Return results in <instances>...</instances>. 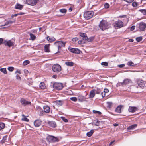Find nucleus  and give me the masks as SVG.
I'll return each mask as SVG.
<instances>
[{"label": "nucleus", "mask_w": 146, "mask_h": 146, "mask_svg": "<svg viewBox=\"0 0 146 146\" xmlns=\"http://www.w3.org/2000/svg\"><path fill=\"white\" fill-rule=\"evenodd\" d=\"M66 42H64L62 41H56L55 42V49L57 50V52L55 51V55L60 53L61 48L65 46ZM56 55H55V56Z\"/></svg>", "instance_id": "1"}, {"label": "nucleus", "mask_w": 146, "mask_h": 146, "mask_svg": "<svg viewBox=\"0 0 146 146\" xmlns=\"http://www.w3.org/2000/svg\"><path fill=\"white\" fill-rule=\"evenodd\" d=\"M108 24L107 22L104 20H102L100 22L99 27L102 30L107 29L108 27Z\"/></svg>", "instance_id": "2"}, {"label": "nucleus", "mask_w": 146, "mask_h": 146, "mask_svg": "<svg viewBox=\"0 0 146 146\" xmlns=\"http://www.w3.org/2000/svg\"><path fill=\"white\" fill-rule=\"evenodd\" d=\"M94 12L92 11H89L85 12L84 14V17L87 19L91 18L93 16Z\"/></svg>", "instance_id": "3"}, {"label": "nucleus", "mask_w": 146, "mask_h": 146, "mask_svg": "<svg viewBox=\"0 0 146 146\" xmlns=\"http://www.w3.org/2000/svg\"><path fill=\"white\" fill-rule=\"evenodd\" d=\"M113 25L115 27L120 28L123 27V23L121 21L119 20L114 22L113 23Z\"/></svg>", "instance_id": "4"}, {"label": "nucleus", "mask_w": 146, "mask_h": 146, "mask_svg": "<svg viewBox=\"0 0 146 146\" xmlns=\"http://www.w3.org/2000/svg\"><path fill=\"white\" fill-rule=\"evenodd\" d=\"M39 0H26V3L27 4L31 6L35 5Z\"/></svg>", "instance_id": "5"}, {"label": "nucleus", "mask_w": 146, "mask_h": 146, "mask_svg": "<svg viewBox=\"0 0 146 146\" xmlns=\"http://www.w3.org/2000/svg\"><path fill=\"white\" fill-rule=\"evenodd\" d=\"M3 44L5 46H8L9 47L13 46L14 45L13 42L11 40L8 41L4 40Z\"/></svg>", "instance_id": "6"}, {"label": "nucleus", "mask_w": 146, "mask_h": 146, "mask_svg": "<svg viewBox=\"0 0 146 146\" xmlns=\"http://www.w3.org/2000/svg\"><path fill=\"white\" fill-rule=\"evenodd\" d=\"M20 102L21 104L24 106L30 105L31 104V103L30 102L27 101L25 99L23 98L21 99Z\"/></svg>", "instance_id": "7"}, {"label": "nucleus", "mask_w": 146, "mask_h": 146, "mask_svg": "<svg viewBox=\"0 0 146 146\" xmlns=\"http://www.w3.org/2000/svg\"><path fill=\"white\" fill-rule=\"evenodd\" d=\"M63 87L62 83L55 82V89L59 90L62 89Z\"/></svg>", "instance_id": "8"}, {"label": "nucleus", "mask_w": 146, "mask_h": 146, "mask_svg": "<svg viewBox=\"0 0 146 146\" xmlns=\"http://www.w3.org/2000/svg\"><path fill=\"white\" fill-rule=\"evenodd\" d=\"M139 27L141 31H144L146 28V24L143 22L139 23Z\"/></svg>", "instance_id": "9"}, {"label": "nucleus", "mask_w": 146, "mask_h": 146, "mask_svg": "<svg viewBox=\"0 0 146 146\" xmlns=\"http://www.w3.org/2000/svg\"><path fill=\"white\" fill-rule=\"evenodd\" d=\"M138 86L141 88H143L146 87V83L143 80L139 81L138 82Z\"/></svg>", "instance_id": "10"}, {"label": "nucleus", "mask_w": 146, "mask_h": 146, "mask_svg": "<svg viewBox=\"0 0 146 146\" xmlns=\"http://www.w3.org/2000/svg\"><path fill=\"white\" fill-rule=\"evenodd\" d=\"M55 137L53 136L48 135L46 137L48 141L50 142H53L55 141L54 139Z\"/></svg>", "instance_id": "11"}, {"label": "nucleus", "mask_w": 146, "mask_h": 146, "mask_svg": "<svg viewBox=\"0 0 146 146\" xmlns=\"http://www.w3.org/2000/svg\"><path fill=\"white\" fill-rule=\"evenodd\" d=\"M137 110L136 107L134 106H129L128 110L129 112L134 113Z\"/></svg>", "instance_id": "12"}, {"label": "nucleus", "mask_w": 146, "mask_h": 146, "mask_svg": "<svg viewBox=\"0 0 146 146\" xmlns=\"http://www.w3.org/2000/svg\"><path fill=\"white\" fill-rule=\"evenodd\" d=\"M70 51L72 53L77 54L80 53V51L78 48H72L70 49Z\"/></svg>", "instance_id": "13"}, {"label": "nucleus", "mask_w": 146, "mask_h": 146, "mask_svg": "<svg viewBox=\"0 0 146 146\" xmlns=\"http://www.w3.org/2000/svg\"><path fill=\"white\" fill-rule=\"evenodd\" d=\"M41 121L39 120H36L35 121L34 124L35 127H38L40 125Z\"/></svg>", "instance_id": "14"}, {"label": "nucleus", "mask_w": 146, "mask_h": 146, "mask_svg": "<svg viewBox=\"0 0 146 146\" xmlns=\"http://www.w3.org/2000/svg\"><path fill=\"white\" fill-rule=\"evenodd\" d=\"M79 35L82 38L83 40H86L88 39V37L86 33H80Z\"/></svg>", "instance_id": "15"}, {"label": "nucleus", "mask_w": 146, "mask_h": 146, "mask_svg": "<svg viewBox=\"0 0 146 146\" xmlns=\"http://www.w3.org/2000/svg\"><path fill=\"white\" fill-rule=\"evenodd\" d=\"M61 70V66L58 64H55V72H59Z\"/></svg>", "instance_id": "16"}, {"label": "nucleus", "mask_w": 146, "mask_h": 146, "mask_svg": "<svg viewBox=\"0 0 146 146\" xmlns=\"http://www.w3.org/2000/svg\"><path fill=\"white\" fill-rule=\"evenodd\" d=\"M95 90H92L90 92L89 95V97L90 98H93L94 97L95 95Z\"/></svg>", "instance_id": "17"}, {"label": "nucleus", "mask_w": 146, "mask_h": 146, "mask_svg": "<svg viewBox=\"0 0 146 146\" xmlns=\"http://www.w3.org/2000/svg\"><path fill=\"white\" fill-rule=\"evenodd\" d=\"M43 109L44 112L45 113H48L50 112V107L47 106H44L43 107Z\"/></svg>", "instance_id": "18"}, {"label": "nucleus", "mask_w": 146, "mask_h": 146, "mask_svg": "<svg viewBox=\"0 0 146 146\" xmlns=\"http://www.w3.org/2000/svg\"><path fill=\"white\" fill-rule=\"evenodd\" d=\"M15 8L16 9L21 10L23 8V5L19 4L17 3L15 5Z\"/></svg>", "instance_id": "19"}, {"label": "nucleus", "mask_w": 146, "mask_h": 146, "mask_svg": "<svg viewBox=\"0 0 146 146\" xmlns=\"http://www.w3.org/2000/svg\"><path fill=\"white\" fill-rule=\"evenodd\" d=\"M137 64H134L132 61H130L127 63V65L135 67L136 66Z\"/></svg>", "instance_id": "20"}, {"label": "nucleus", "mask_w": 146, "mask_h": 146, "mask_svg": "<svg viewBox=\"0 0 146 146\" xmlns=\"http://www.w3.org/2000/svg\"><path fill=\"white\" fill-rule=\"evenodd\" d=\"M122 106L119 105L118 106L116 109L115 111L116 112L120 113H121V110Z\"/></svg>", "instance_id": "21"}, {"label": "nucleus", "mask_w": 146, "mask_h": 146, "mask_svg": "<svg viewBox=\"0 0 146 146\" xmlns=\"http://www.w3.org/2000/svg\"><path fill=\"white\" fill-rule=\"evenodd\" d=\"M55 103L56 105L58 106H60L62 105L63 101L61 100H56L55 101Z\"/></svg>", "instance_id": "22"}, {"label": "nucleus", "mask_w": 146, "mask_h": 146, "mask_svg": "<svg viewBox=\"0 0 146 146\" xmlns=\"http://www.w3.org/2000/svg\"><path fill=\"white\" fill-rule=\"evenodd\" d=\"M50 44H46L44 46V51L45 52H50L49 48L50 46Z\"/></svg>", "instance_id": "23"}, {"label": "nucleus", "mask_w": 146, "mask_h": 146, "mask_svg": "<svg viewBox=\"0 0 146 146\" xmlns=\"http://www.w3.org/2000/svg\"><path fill=\"white\" fill-rule=\"evenodd\" d=\"M137 126V124H135L131 126H129L128 128L127 129L128 130H133Z\"/></svg>", "instance_id": "24"}, {"label": "nucleus", "mask_w": 146, "mask_h": 146, "mask_svg": "<svg viewBox=\"0 0 146 146\" xmlns=\"http://www.w3.org/2000/svg\"><path fill=\"white\" fill-rule=\"evenodd\" d=\"M78 100L79 101L82 102L85 99H86L85 97L81 96V95H79L78 96Z\"/></svg>", "instance_id": "25"}, {"label": "nucleus", "mask_w": 146, "mask_h": 146, "mask_svg": "<svg viewBox=\"0 0 146 146\" xmlns=\"http://www.w3.org/2000/svg\"><path fill=\"white\" fill-rule=\"evenodd\" d=\"M131 80H130L129 79H127L125 80H124V81L123 82L121 83V84H122L123 85H125L127 84H129L130 83V82H131Z\"/></svg>", "instance_id": "26"}, {"label": "nucleus", "mask_w": 146, "mask_h": 146, "mask_svg": "<svg viewBox=\"0 0 146 146\" xmlns=\"http://www.w3.org/2000/svg\"><path fill=\"white\" fill-rule=\"evenodd\" d=\"M94 132V131L93 130H91L89 132L87 133L86 135L89 137H90L92 136Z\"/></svg>", "instance_id": "27"}, {"label": "nucleus", "mask_w": 146, "mask_h": 146, "mask_svg": "<svg viewBox=\"0 0 146 146\" xmlns=\"http://www.w3.org/2000/svg\"><path fill=\"white\" fill-rule=\"evenodd\" d=\"M40 88L42 89H44L46 87V86L44 82H41L39 85Z\"/></svg>", "instance_id": "28"}, {"label": "nucleus", "mask_w": 146, "mask_h": 146, "mask_svg": "<svg viewBox=\"0 0 146 146\" xmlns=\"http://www.w3.org/2000/svg\"><path fill=\"white\" fill-rule=\"evenodd\" d=\"M65 64L67 66H72L74 65V63L72 62H66Z\"/></svg>", "instance_id": "29"}, {"label": "nucleus", "mask_w": 146, "mask_h": 146, "mask_svg": "<svg viewBox=\"0 0 146 146\" xmlns=\"http://www.w3.org/2000/svg\"><path fill=\"white\" fill-rule=\"evenodd\" d=\"M49 125L52 127H55V123L54 121L49 122L48 123Z\"/></svg>", "instance_id": "30"}, {"label": "nucleus", "mask_w": 146, "mask_h": 146, "mask_svg": "<svg viewBox=\"0 0 146 146\" xmlns=\"http://www.w3.org/2000/svg\"><path fill=\"white\" fill-rule=\"evenodd\" d=\"M55 82H51L50 84V87L52 89H53L52 90H53L55 89Z\"/></svg>", "instance_id": "31"}, {"label": "nucleus", "mask_w": 146, "mask_h": 146, "mask_svg": "<svg viewBox=\"0 0 146 146\" xmlns=\"http://www.w3.org/2000/svg\"><path fill=\"white\" fill-rule=\"evenodd\" d=\"M30 36L31 39L32 40H34L36 38V37L33 34L31 33Z\"/></svg>", "instance_id": "32"}, {"label": "nucleus", "mask_w": 146, "mask_h": 146, "mask_svg": "<svg viewBox=\"0 0 146 146\" xmlns=\"http://www.w3.org/2000/svg\"><path fill=\"white\" fill-rule=\"evenodd\" d=\"M0 71L4 74H7V72L5 68H1L0 69Z\"/></svg>", "instance_id": "33"}, {"label": "nucleus", "mask_w": 146, "mask_h": 146, "mask_svg": "<svg viewBox=\"0 0 146 146\" xmlns=\"http://www.w3.org/2000/svg\"><path fill=\"white\" fill-rule=\"evenodd\" d=\"M5 124L3 122H0V130H2L5 127Z\"/></svg>", "instance_id": "34"}, {"label": "nucleus", "mask_w": 146, "mask_h": 146, "mask_svg": "<svg viewBox=\"0 0 146 146\" xmlns=\"http://www.w3.org/2000/svg\"><path fill=\"white\" fill-rule=\"evenodd\" d=\"M47 40L50 42H52L55 40V38H50L49 36L47 38Z\"/></svg>", "instance_id": "35"}, {"label": "nucleus", "mask_w": 146, "mask_h": 146, "mask_svg": "<svg viewBox=\"0 0 146 146\" xmlns=\"http://www.w3.org/2000/svg\"><path fill=\"white\" fill-rule=\"evenodd\" d=\"M141 12L143 15H146V10L145 9H140L139 11Z\"/></svg>", "instance_id": "36"}, {"label": "nucleus", "mask_w": 146, "mask_h": 146, "mask_svg": "<svg viewBox=\"0 0 146 146\" xmlns=\"http://www.w3.org/2000/svg\"><path fill=\"white\" fill-rule=\"evenodd\" d=\"M7 136H4L3 137L2 140H1V142L2 143H4L7 140Z\"/></svg>", "instance_id": "37"}, {"label": "nucleus", "mask_w": 146, "mask_h": 146, "mask_svg": "<svg viewBox=\"0 0 146 146\" xmlns=\"http://www.w3.org/2000/svg\"><path fill=\"white\" fill-rule=\"evenodd\" d=\"M30 63V62L28 60H26L24 61L23 63V64L24 65H26L29 64Z\"/></svg>", "instance_id": "38"}, {"label": "nucleus", "mask_w": 146, "mask_h": 146, "mask_svg": "<svg viewBox=\"0 0 146 146\" xmlns=\"http://www.w3.org/2000/svg\"><path fill=\"white\" fill-rule=\"evenodd\" d=\"M136 40L137 42H139L142 40V37H139L136 38Z\"/></svg>", "instance_id": "39"}, {"label": "nucleus", "mask_w": 146, "mask_h": 146, "mask_svg": "<svg viewBox=\"0 0 146 146\" xmlns=\"http://www.w3.org/2000/svg\"><path fill=\"white\" fill-rule=\"evenodd\" d=\"M59 11L60 12L64 13H66L67 11V10L65 9H60L59 10Z\"/></svg>", "instance_id": "40"}, {"label": "nucleus", "mask_w": 146, "mask_h": 146, "mask_svg": "<svg viewBox=\"0 0 146 146\" xmlns=\"http://www.w3.org/2000/svg\"><path fill=\"white\" fill-rule=\"evenodd\" d=\"M93 112L95 114H97L98 115H100L101 114V113L100 112L97 111L93 110Z\"/></svg>", "instance_id": "41"}, {"label": "nucleus", "mask_w": 146, "mask_h": 146, "mask_svg": "<svg viewBox=\"0 0 146 146\" xmlns=\"http://www.w3.org/2000/svg\"><path fill=\"white\" fill-rule=\"evenodd\" d=\"M36 110L38 111H40L42 110V108L39 106H37L36 107Z\"/></svg>", "instance_id": "42"}, {"label": "nucleus", "mask_w": 146, "mask_h": 146, "mask_svg": "<svg viewBox=\"0 0 146 146\" xmlns=\"http://www.w3.org/2000/svg\"><path fill=\"white\" fill-rule=\"evenodd\" d=\"M138 3L136 2H134L132 3V6L134 7H136L138 5Z\"/></svg>", "instance_id": "43"}, {"label": "nucleus", "mask_w": 146, "mask_h": 146, "mask_svg": "<svg viewBox=\"0 0 146 146\" xmlns=\"http://www.w3.org/2000/svg\"><path fill=\"white\" fill-rule=\"evenodd\" d=\"M7 69L9 71L12 72L14 70V68L12 66L9 67Z\"/></svg>", "instance_id": "44"}, {"label": "nucleus", "mask_w": 146, "mask_h": 146, "mask_svg": "<svg viewBox=\"0 0 146 146\" xmlns=\"http://www.w3.org/2000/svg\"><path fill=\"white\" fill-rule=\"evenodd\" d=\"M70 99L74 102H76L77 101V99L76 97H72L70 98Z\"/></svg>", "instance_id": "45"}, {"label": "nucleus", "mask_w": 146, "mask_h": 146, "mask_svg": "<svg viewBox=\"0 0 146 146\" xmlns=\"http://www.w3.org/2000/svg\"><path fill=\"white\" fill-rule=\"evenodd\" d=\"M94 37H90L89 38H88V39L86 40L88 42H91L93 41V40L94 39Z\"/></svg>", "instance_id": "46"}, {"label": "nucleus", "mask_w": 146, "mask_h": 146, "mask_svg": "<svg viewBox=\"0 0 146 146\" xmlns=\"http://www.w3.org/2000/svg\"><path fill=\"white\" fill-rule=\"evenodd\" d=\"M22 121H24L26 122H28L29 121V119L26 117H24L21 119Z\"/></svg>", "instance_id": "47"}, {"label": "nucleus", "mask_w": 146, "mask_h": 146, "mask_svg": "<svg viewBox=\"0 0 146 146\" xmlns=\"http://www.w3.org/2000/svg\"><path fill=\"white\" fill-rule=\"evenodd\" d=\"M104 6L105 8H108L110 7V5L108 3H106L104 4Z\"/></svg>", "instance_id": "48"}, {"label": "nucleus", "mask_w": 146, "mask_h": 146, "mask_svg": "<svg viewBox=\"0 0 146 146\" xmlns=\"http://www.w3.org/2000/svg\"><path fill=\"white\" fill-rule=\"evenodd\" d=\"M61 118L64 122H67L68 121V120L66 119L65 117H61Z\"/></svg>", "instance_id": "49"}, {"label": "nucleus", "mask_w": 146, "mask_h": 146, "mask_svg": "<svg viewBox=\"0 0 146 146\" xmlns=\"http://www.w3.org/2000/svg\"><path fill=\"white\" fill-rule=\"evenodd\" d=\"M107 103L108 106V107L110 108L111 107L112 104V103L111 102H107Z\"/></svg>", "instance_id": "50"}, {"label": "nucleus", "mask_w": 146, "mask_h": 146, "mask_svg": "<svg viewBox=\"0 0 146 146\" xmlns=\"http://www.w3.org/2000/svg\"><path fill=\"white\" fill-rule=\"evenodd\" d=\"M101 64L102 65H104L105 66H107L108 65V64L107 62H103L101 63Z\"/></svg>", "instance_id": "51"}, {"label": "nucleus", "mask_w": 146, "mask_h": 146, "mask_svg": "<svg viewBox=\"0 0 146 146\" xmlns=\"http://www.w3.org/2000/svg\"><path fill=\"white\" fill-rule=\"evenodd\" d=\"M125 66V64H123L120 65H118L117 66L120 68H122L124 67Z\"/></svg>", "instance_id": "52"}, {"label": "nucleus", "mask_w": 146, "mask_h": 146, "mask_svg": "<svg viewBox=\"0 0 146 146\" xmlns=\"http://www.w3.org/2000/svg\"><path fill=\"white\" fill-rule=\"evenodd\" d=\"M16 79L18 80H20L21 79V78L20 76L18 74L16 75Z\"/></svg>", "instance_id": "53"}, {"label": "nucleus", "mask_w": 146, "mask_h": 146, "mask_svg": "<svg viewBox=\"0 0 146 146\" xmlns=\"http://www.w3.org/2000/svg\"><path fill=\"white\" fill-rule=\"evenodd\" d=\"M101 94L102 98H103L105 96L106 93L104 92H101Z\"/></svg>", "instance_id": "54"}, {"label": "nucleus", "mask_w": 146, "mask_h": 146, "mask_svg": "<svg viewBox=\"0 0 146 146\" xmlns=\"http://www.w3.org/2000/svg\"><path fill=\"white\" fill-rule=\"evenodd\" d=\"M40 112L39 115L40 116H42L43 115V113L44 112V111H43L42 110H41L40 111H39Z\"/></svg>", "instance_id": "55"}, {"label": "nucleus", "mask_w": 146, "mask_h": 146, "mask_svg": "<svg viewBox=\"0 0 146 146\" xmlns=\"http://www.w3.org/2000/svg\"><path fill=\"white\" fill-rule=\"evenodd\" d=\"M4 40H3V38H0V45L1 44H3Z\"/></svg>", "instance_id": "56"}, {"label": "nucleus", "mask_w": 146, "mask_h": 146, "mask_svg": "<svg viewBox=\"0 0 146 146\" xmlns=\"http://www.w3.org/2000/svg\"><path fill=\"white\" fill-rule=\"evenodd\" d=\"M78 39L76 37L72 39V41L74 42H76L77 40Z\"/></svg>", "instance_id": "57"}, {"label": "nucleus", "mask_w": 146, "mask_h": 146, "mask_svg": "<svg viewBox=\"0 0 146 146\" xmlns=\"http://www.w3.org/2000/svg\"><path fill=\"white\" fill-rule=\"evenodd\" d=\"M109 91L108 90V89L105 88L104 89V92H105V93H107L109 92Z\"/></svg>", "instance_id": "58"}, {"label": "nucleus", "mask_w": 146, "mask_h": 146, "mask_svg": "<svg viewBox=\"0 0 146 146\" xmlns=\"http://www.w3.org/2000/svg\"><path fill=\"white\" fill-rule=\"evenodd\" d=\"M135 26H133L131 27V31H133L134 29H135Z\"/></svg>", "instance_id": "59"}, {"label": "nucleus", "mask_w": 146, "mask_h": 146, "mask_svg": "<svg viewBox=\"0 0 146 146\" xmlns=\"http://www.w3.org/2000/svg\"><path fill=\"white\" fill-rule=\"evenodd\" d=\"M8 21V22L9 25L11 24L14 22V21H10V20L9 21Z\"/></svg>", "instance_id": "60"}, {"label": "nucleus", "mask_w": 146, "mask_h": 146, "mask_svg": "<svg viewBox=\"0 0 146 146\" xmlns=\"http://www.w3.org/2000/svg\"><path fill=\"white\" fill-rule=\"evenodd\" d=\"M83 42L82 40H80L78 41V43L79 44H83Z\"/></svg>", "instance_id": "61"}, {"label": "nucleus", "mask_w": 146, "mask_h": 146, "mask_svg": "<svg viewBox=\"0 0 146 146\" xmlns=\"http://www.w3.org/2000/svg\"><path fill=\"white\" fill-rule=\"evenodd\" d=\"M60 139L57 137H55V142H58L59 141Z\"/></svg>", "instance_id": "62"}, {"label": "nucleus", "mask_w": 146, "mask_h": 146, "mask_svg": "<svg viewBox=\"0 0 146 146\" xmlns=\"http://www.w3.org/2000/svg\"><path fill=\"white\" fill-rule=\"evenodd\" d=\"M94 124L96 126H99V123L98 122V121H97L96 122H95Z\"/></svg>", "instance_id": "63"}, {"label": "nucleus", "mask_w": 146, "mask_h": 146, "mask_svg": "<svg viewBox=\"0 0 146 146\" xmlns=\"http://www.w3.org/2000/svg\"><path fill=\"white\" fill-rule=\"evenodd\" d=\"M18 73L19 74H21V71L20 70H17L15 72V73Z\"/></svg>", "instance_id": "64"}]
</instances>
